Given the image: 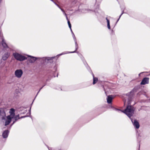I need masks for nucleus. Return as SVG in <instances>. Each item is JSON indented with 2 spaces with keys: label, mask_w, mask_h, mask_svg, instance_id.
Returning <instances> with one entry per match:
<instances>
[{
  "label": "nucleus",
  "mask_w": 150,
  "mask_h": 150,
  "mask_svg": "<svg viewBox=\"0 0 150 150\" xmlns=\"http://www.w3.org/2000/svg\"><path fill=\"white\" fill-rule=\"evenodd\" d=\"M10 55V53L7 52L5 53L2 57V59L4 60H5L7 59Z\"/></svg>",
  "instance_id": "nucleus-16"
},
{
  "label": "nucleus",
  "mask_w": 150,
  "mask_h": 150,
  "mask_svg": "<svg viewBox=\"0 0 150 150\" xmlns=\"http://www.w3.org/2000/svg\"><path fill=\"white\" fill-rule=\"evenodd\" d=\"M28 116L25 115V116H22L21 117H19V115H18L15 116H14L13 118H14V119L15 120V121H14L13 122V123L11 124V126H12L14 123L16 121H17L18 119H20L22 118H25V117H27Z\"/></svg>",
  "instance_id": "nucleus-10"
},
{
  "label": "nucleus",
  "mask_w": 150,
  "mask_h": 150,
  "mask_svg": "<svg viewBox=\"0 0 150 150\" xmlns=\"http://www.w3.org/2000/svg\"><path fill=\"white\" fill-rule=\"evenodd\" d=\"M133 125V126L136 129H138L139 127V125L138 121L135 119H133L132 118H130Z\"/></svg>",
  "instance_id": "nucleus-7"
},
{
  "label": "nucleus",
  "mask_w": 150,
  "mask_h": 150,
  "mask_svg": "<svg viewBox=\"0 0 150 150\" xmlns=\"http://www.w3.org/2000/svg\"><path fill=\"white\" fill-rule=\"evenodd\" d=\"M79 56L80 57L82 55L81 54H79Z\"/></svg>",
  "instance_id": "nucleus-35"
},
{
  "label": "nucleus",
  "mask_w": 150,
  "mask_h": 150,
  "mask_svg": "<svg viewBox=\"0 0 150 150\" xmlns=\"http://www.w3.org/2000/svg\"><path fill=\"white\" fill-rule=\"evenodd\" d=\"M6 113L4 108H0V120H5L6 119Z\"/></svg>",
  "instance_id": "nucleus-5"
},
{
  "label": "nucleus",
  "mask_w": 150,
  "mask_h": 150,
  "mask_svg": "<svg viewBox=\"0 0 150 150\" xmlns=\"http://www.w3.org/2000/svg\"><path fill=\"white\" fill-rule=\"evenodd\" d=\"M13 118H11V117L8 116L6 117V122L5 123V126H6L9 124L11 121L12 119Z\"/></svg>",
  "instance_id": "nucleus-12"
},
{
  "label": "nucleus",
  "mask_w": 150,
  "mask_h": 150,
  "mask_svg": "<svg viewBox=\"0 0 150 150\" xmlns=\"http://www.w3.org/2000/svg\"><path fill=\"white\" fill-rule=\"evenodd\" d=\"M70 29L71 30V32L72 33V34L74 33H73V31H72V30L71 29Z\"/></svg>",
  "instance_id": "nucleus-33"
},
{
  "label": "nucleus",
  "mask_w": 150,
  "mask_h": 150,
  "mask_svg": "<svg viewBox=\"0 0 150 150\" xmlns=\"http://www.w3.org/2000/svg\"><path fill=\"white\" fill-rule=\"evenodd\" d=\"M23 74L22 70L21 69H17L15 72V75L18 78H20Z\"/></svg>",
  "instance_id": "nucleus-6"
},
{
  "label": "nucleus",
  "mask_w": 150,
  "mask_h": 150,
  "mask_svg": "<svg viewBox=\"0 0 150 150\" xmlns=\"http://www.w3.org/2000/svg\"><path fill=\"white\" fill-rule=\"evenodd\" d=\"M67 23H68V25H71V24L70 23V21L69 20H68V21H67Z\"/></svg>",
  "instance_id": "nucleus-25"
},
{
  "label": "nucleus",
  "mask_w": 150,
  "mask_h": 150,
  "mask_svg": "<svg viewBox=\"0 0 150 150\" xmlns=\"http://www.w3.org/2000/svg\"><path fill=\"white\" fill-rule=\"evenodd\" d=\"M48 149H49V150H52L51 149H50L48 147Z\"/></svg>",
  "instance_id": "nucleus-36"
},
{
  "label": "nucleus",
  "mask_w": 150,
  "mask_h": 150,
  "mask_svg": "<svg viewBox=\"0 0 150 150\" xmlns=\"http://www.w3.org/2000/svg\"><path fill=\"white\" fill-rule=\"evenodd\" d=\"M67 23H68V25H71V24L70 23V21L69 20H68V21H67Z\"/></svg>",
  "instance_id": "nucleus-26"
},
{
  "label": "nucleus",
  "mask_w": 150,
  "mask_h": 150,
  "mask_svg": "<svg viewBox=\"0 0 150 150\" xmlns=\"http://www.w3.org/2000/svg\"><path fill=\"white\" fill-rule=\"evenodd\" d=\"M67 23H68V25H71V24L70 23V21L69 20H68V21H67Z\"/></svg>",
  "instance_id": "nucleus-27"
},
{
  "label": "nucleus",
  "mask_w": 150,
  "mask_h": 150,
  "mask_svg": "<svg viewBox=\"0 0 150 150\" xmlns=\"http://www.w3.org/2000/svg\"><path fill=\"white\" fill-rule=\"evenodd\" d=\"M72 34V35H73V37L74 39V40L75 42V50L74 51H73V52H64L62 53L61 54H59L57 55L56 57H43V58H42L43 60H45V62H46L47 61H49L50 60H52L53 59H54V58H56V59H57L58 58V57H59V56H60L61 55H63V54H67V53H74L76 52V51L78 49V44L77 43V42H76V39L75 38V37L74 34L73 33Z\"/></svg>",
  "instance_id": "nucleus-1"
},
{
  "label": "nucleus",
  "mask_w": 150,
  "mask_h": 150,
  "mask_svg": "<svg viewBox=\"0 0 150 150\" xmlns=\"http://www.w3.org/2000/svg\"><path fill=\"white\" fill-rule=\"evenodd\" d=\"M9 131L8 130H6L4 131L2 134V136L4 138H7L9 134Z\"/></svg>",
  "instance_id": "nucleus-15"
},
{
  "label": "nucleus",
  "mask_w": 150,
  "mask_h": 150,
  "mask_svg": "<svg viewBox=\"0 0 150 150\" xmlns=\"http://www.w3.org/2000/svg\"><path fill=\"white\" fill-rule=\"evenodd\" d=\"M113 99V96L112 95H109L107 98V102L108 103H110L112 102Z\"/></svg>",
  "instance_id": "nucleus-17"
},
{
  "label": "nucleus",
  "mask_w": 150,
  "mask_h": 150,
  "mask_svg": "<svg viewBox=\"0 0 150 150\" xmlns=\"http://www.w3.org/2000/svg\"><path fill=\"white\" fill-rule=\"evenodd\" d=\"M69 28H70V29H71V25H69Z\"/></svg>",
  "instance_id": "nucleus-32"
},
{
  "label": "nucleus",
  "mask_w": 150,
  "mask_h": 150,
  "mask_svg": "<svg viewBox=\"0 0 150 150\" xmlns=\"http://www.w3.org/2000/svg\"><path fill=\"white\" fill-rule=\"evenodd\" d=\"M65 16L66 17V18L67 20V21H68V20H69L68 19L67 16Z\"/></svg>",
  "instance_id": "nucleus-31"
},
{
  "label": "nucleus",
  "mask_w": 150,
  "mask_h": 150,
  "mask_svg": "<svg viewBox=\"0 0 150 150\" xmlns=\"http://www.w3.org/2000/svg\"><path fill=\"white\" fill-rule=\"evenodd\" d=\"M54 3L59 8H61V7L57 3H56L55 2H54Z\"/></svg>",
  "instance_id": "nucleus-24"
},
{
  "label": "nucleus",
  "mask_w": 150,
  "mask_h": 150,
  "mask_svg": "<svg viewBox=\"0 0 150 150\" xmlns=\"http://www.w3.org/2000/svg\"><path fill=\"white\" fill-rule=\"evenodd\" d=\"M86 67L87 68L88 70H89V71L90 72V73L91 74H92V75L93 76V84H96L97 82L98 81V79L97 78L95 77L94 75L93 74V72L91 71V70L90 68L89 67H88V66L87 67Z\"/></svg>",
  "instance_id": "nucleus-8"
},
{
  "label": "nucleus",
  "mask_w": 150,
  "mask_h": 150,
  "mask_svg": "<svg viewBox=\"0 0 150 150\" xmlns=\"http://www.w3.org/2000/svg\"><path fill=\"white\" fill-rule=\"evenodd\" d=\"M64 15H65V16H67V15L66 14V13H65V11H64V12L63 13Z\"/></svg>",
  "instance_id": "nucleus-28"
},
{
  "label": "nucleus",
  "mask_w": 150,
  "mask_h": 150,
  "mask_svg": "<svg viewBox=\"0 0 150 150\" xmlns=\"http://www.w3.org/2000/svg\"><path fill=\"white\" fill-rule=\"evenodd\" d=\"M10 115L9 116L11 117V118H13L15 116V110L13 108H11L9 111Z\"/></svg>",
  "instance_id": "nucleus-13"
},
{
  "label": "nucleus",
  "mask_w": 150,
  "mask_h": 150,
  "mask_svg": "<svg viewBox=\"0 0 150 150\" xmlns=\"http://www.w3.org/2000/svg\"><path fill=\"white\" fill-rule=\"evenodd\" d=\"M81 59L83 60V62L84 64L86 66V64L87 65V64L86 63V61L83 59V58H81Z\"/></svg>",
  "instance_id": "nucleus-22"
},
{
  "label": "nucleus",
  "mask_w": 150,
  "mask_h": 150,
  "mask_svg": "<svg viewBox=\"0 0 150 150\" xmlns=\"http://www.w3.org/2000/svg\"><path fill=\"white\" fill-rule=\"evenodd\" d=\"M124 13V12H123V11H122V13L121 14V15H120V16H119V18L118 19L117 21V22H116L114 27L115 26V25H116V24L117 23V22H118V21H119L120 18V17H121V16L122 15V14Z\"/></svg>",
  "instance_id": "nucleus-21"
},
{
  "label": "nucleus",
  "mask_w": 150,
  "mask_h": 150,
  "mask_svg": "<svg viewBox=\"0 0 150 150\" xmlns=\"http://www.w3.org/2000/svg\"><path fill=\"white\" fill-rule=\"evenodd\" d=\"M113 109L115 110L120 111L121 112H123L126 115L130 118L132 116L134 113V107L131 105H127L126 109L123 110H120L117 109L115 108H113Z\"/></svg>",
  "instance_id": "nucleus-2"
},
{
  "label": "nucleus",
  "mask_w": 150,
  "mask_h": 150,
  "mask_svg": "<svg viewBox=\"0 0 150 150\" xmlns=\"http://www.w3.org/2000/svg\"><path fill=\"white\" fill-rule=\"evenodd\" d=\"M19 111L21 113V114H24L26 113L27 111L25 108L23 107H21L19 109Z\"/></svg>",
  "instance_id": "nucleus-14"
},
{
  "label": "nucleus",
  "mask_w": 150,
  "mask_h": 150,
  "mask_svg": "<svg viewBox=\"0 0 150 150\" xmlns=\"http://www.w3.org/2000/svg\"><path fill=\"white\" fill-rule=\"evenodd\" d=\"M13 55L17 60L21 61L27 59V57L17 52L13 53Z\"/></svg>",
  "instance_id": "nucleus-3"
},
{
  "label": "nucleus",
  "mask_w": 150,
  "mask_h": 150,
  "mask_svg": "<svg viewBox=\"0 0 150 150\" xmlns=\"http://www.w3.org/2000/svg\"><path fill=\"white\" fill-rule=\"evenodd\" d=\"M149 78L148 77H145L143 79L140 84L141 85H145L146 84H148L149 83Z\"/></svg>",
  "instance_id": "nucleus-11"
},
{
  "label": "nucleus",
  "mask_w": 150,
  "mask_h": 150,
  "mask_svg": "<svg viewBox=\"0 0 150 150\" xmlns=\"http://www.w3.org/2000/svg\"><path fill=\"white\" fill-rule=\"evenodd\" d=\"M60 9L63 12V13L64 12V10L63 9H62V8H60Z\"/></svg>",
  "instance_id": "nucleus-30"
},
{
  "label": "nucleus",
  "mask_w": 150,
  "mask_h": 150,
  "mask_svg": "<svg viewBox=\"0 0 150 150\" xmlns=\"http://www.w3.org/2000/svg\"><path fill=\"white\" fill-rule=\"evenodd\" d=\"M30 109H31V108H30V109L29 110V112H30V113H29V114L30 115Z\"/></svg>",
  "instance_id": "nucleus-34"
},
{
  "label": "nucleus",
  "mask_w": 150,
  "mask_h": 150,
  "mask_svg": "<svg viewBox=\"0 0 150 150\" xmlns=\"http://www.w3.org/2000/svg\"><path fill=\"white\" fill-rule=\"evenodd\" d=\"M60 9L63 12V13L64 12V10L63 9H62V8H60Z\"/></svg>",
  "instance_id": "nucleus-29"
},
{
  "label": "nucleus",
  "mask_w": 150,
  "mask_h": 150,
  "mask_svg": "<svg viewBox=\"0 0 150 150\" xmlns=\"http://www.w3.org/2000/svg\"><path fill=\"white\" fill-rule=\"evenodd\" d=\"M106 19L107 21V27L109 29H110V21L109 19H108V18L106 17Z\"/></svg>",
  "instance_id": "nucleus-20"
},
{
  "label": "nucleus",
  "mask_w": 150,
  "mask_h": 150,
  "mask_svg": "<svg viewBox=\"0 0 150 150\" xmlns=\"http://www.w3.org/2000/svg\"><path fill=\"white\" fill-rule=\"evenodd\" d=\"M141 95H144L146 96L147 98H148L146 96V93L144 91H141L137 94V95L139 96H140Z\"/></svg>",
  "instance_id": "nucleus-19"
},
{
  "label": "nucleus",
  "mask_w": 150,
  "mask_h": 150,
  "mask_svg": "<svg viewBox=\"0 0 150 150\" xmlns=\"http://www.w3.org/2000/svg\"><path fill=\"white\" fill-rule=\"evenodd\" d=\"M28 57H29L28 59V60L30 63H33L38 59L40 58H37L30 55L28 56Z\"/></svg>",
  "instance_id": "nucleus-9"
},
{
  "label": "nucleus",
  "mask_w": 150,
  "mask_h": 150,
  "mask_svg": "<svg viewBox=\"0 0 150 150\" xmlns=\"http://www.w3.org/2000/svg\"><path fill=\"white\" fill-rule=\"evenodd\" d=\"M1 43L2 44V45L4 48H7L8 47V45L5 42L4 39H2V41L1 42Z\"/></svg>",
  "instance_id": "nucleus-18"
},
{
  "label": "nucleus",
  "mask_w": 150,
  "mask_h": 150,
  "mask_svg": "<svg viewBox=\"0 0 150 150\" xmlns=\"http://www.w3.org/2000/svg\"><path fill=\"white\" fill-rule=\"evenodd\" d=\"M137 88L135 87L130 92L126 94V96L128 97L129 100H130L132 98L135 93L137 92Z\"/></svg>",
  "instance_id": "nucleus-4"
},
{
  "label": "nucleus",
  "mask_w": 150,
  "mask_h": 150,
  "mask_svg": "<svg viewBox=\"0 0 150 150\" xmlns=\"http://www.w3.org/2000/svg\"><path fill=\"white\" fill-rule=\"evenodd\" d=\"M45 85H44L42 87H41V88H40V90H39V91H38V93H37V95H36V96H35V98H36V97L38 95V93H39V92L41 90V89H42V88L44 87V86Z\"/></svg>",
  "instance_id": "nucleus-23"
}]
</instances>
